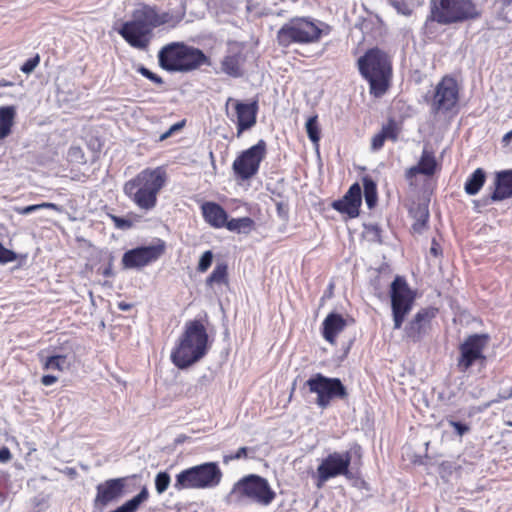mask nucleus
Returning a JSON list of instances; mask_svg holds the SVG:
<instances>
[{
  "mask_svg": "<svg viewBox=\"0 0 512 512\" xmlns=\"http://www.w3.org/2000/svg\"><path fill=\"white\" fill-rule=\"evenodd\" d=\"M182 18V15L159 12L157 6L141 3L133 10L131 20L124 22L117 32L132 48L145 51L155 28L163 25L175 27Z\"/></svg>",
  "mask_w": 512,
  "mask_h": 512,
  "instance_id": "1",
  "label": "nucleus"
},
{
  "mask_svg": "<svg viewBox=\"0 0 512 512\" xmlns=\"http://www.w3.org/2000/svg\"><path fill=\"white\" fill-rule=\"evenodd\" d=\"M208 317L185 323L184 330L171 351L172 363L181 370L187 369L204 358L211 342L206 328Z\"/></svg>",
  "mask_w": 512,
  "mask_h": 512,
  "instance_id": "2",
  "label": "nucleus"
},
{
  "mask_svg": "<svg viewBox=\"0 0 512 512\" xmlns=\"http://www.w3.org/2000/svg\"><path fill=\"white\" fill-rule=\"evenodd\" d=\"M168 181L164 166L148 167L126 181L123 192L140 210H153L158 203V196Z\"/></svg>",
  "mask_w": 512,
  "mask_h": 512,
  "instance_id": "3",
  "label": "nucleus"
},
{
  "mask_svg": "<svg viewBox=\"0 0 512 512\" xmlns=\"http://www.w3.org/2000/svg\"><path fill=\"white\" fill-rule=\"evenodd\" d=\"M158 62L169 72H192L202 66H210L211 59L201 49L184 42H171L158 52Z\"/></svg>",
  "mask_w": 512,
  "mask_h": 512,
  "instance_id": "4",
  "label": "nucleus"
},
{
  "mask_svg": "<svg viewBox=\"0 0 512 512\" xmlns=\"http://www.w3.org/2000/svg\"><path fill=\"white\" fill-rule=\"evenodd\" d=\"M360 74L369 83V92L375 98L382 97L389 89L392 79V63L389 56L379 48L368 49L358 61Z\"/></svg>",
  "mask_w": 512,
  "mask_h": 512,
  "instance_id": "5",
  "label": "nucleus"
},
{
  "mask_svg": "<svg viewBox=\"0 0 512 512\" xmlns=\"http://www.w3.org/2000/svg\"><path fill=\"white\" fill-rule=\"evenodd\" d=\"M331 30V26L325 22L310 17H294L277 31L276 40L282 48H288L292 44L310 45L318 43Z\"/></svg>",
  "mask_w": 512,
  "mask_h": 512,
  "instance_id": "6",
  "label": "nucleus"
},
{
  "mask_svg": "<svg viewBox=\"0 0 512 512\" xmlns=\"http://www.w3.org/2000/svg\"><path fill=\"white\" fill-rule=\"evenodd\" d=\"M352 455L361 459L362 449L360 445L355 444L350 451L333 452L324 457L316 471L315 483L317 488H322L328 480L338 476H344L348 480L354 479L355 475L350 469Z\"/></svg>",
  "mask_w": 512,
  "mask_h": 512,
  "instance_id": "7",
  "label": "nucleus"
},
{
  "mask_svg": "<svg viewBox=\"0 0 512 512\" xmlns=\"http://www.w3.org/2000/svg\"><path fill=\"white\" fill-rule=\"evenodd\" d=\"M472 0H430V19L441 25H451L479 17Z\"/></svg>",
  "mask_w": 512,
  "mask_h": 512,
  "instance_id": "8",
  "label": "nucleus"
},
{
  "mask_svg": "<svg viewBox=\"0 0 512 512\" xmlns=\"http://www.w3.org/2000/svg\"><path fill=\"white\" fill-rule=\"evenodd\" d=\"M222 472L215 462H207L182 470L176 475L174 487L184 489H205L217 486Z\"/></svg>",
  "mask_w": 512,
  "mask_h": 512,
  "instance_id": "9",
  "label": "nucleus"
},
{
  "mask_svg": "<svg viewBox=\"0 0 512 512\" xmlns=\"http://www.w3.org/2000/svg\"><path fill=\"white\" fill-rule=\"evenodd\" d=\"M230 495L238 501L247 499L261 506H269L276 499V492L268 480L257 474H249L239 479L233 485Z\"/></svg>",
  "mask_w": 512,
  "mask_h": 512,
  "instance_id": "10",
  "label": "nucleus"
},
{
  "mask_svg": "<svg viewBox=\"0 0 512 512\" xmlns=\"http://www.w3.org/2000/svg\"><path fill=\"white\" fill-rule=\"evenodd\" d=\"M390 299L393 329L399 330L402 328L407 315L411 312L415 301V293L404 277L396 276L391 283Z\"/></svg>",
  "mask_w": 512,
  "mask_h": 512,
  "instance_id": "11",
  "label": "nucleus"
},
{
  "mask_svg": "<svg viewBox=\"0 0 512 512\" xmlns=\"http://www.w3.org/2000/svg\"><path fill=\"white\" fill-rule=\"evenodd\" d=\"M267 155V143L260 139L255 145L240 152L232 164L237 181H247L256 176Z\"/></svg>",
  "mask_w": 512,
  "mask_h": 512,
  "instance_id": "12",
  "label": "nucleus"
},
{
  "mask_svg": "<svg viewBox=\"0 0 512 512\" xmlns=\"http://www.w3.org/2000/svg\"><path fill=\"white\" fill-rule=\"evenodd\" d=\"M435 114L450 113L459 103V86L455 78L445 75L436 84L431 97L426 99Z\"/></svg>",
  "mask_w": 512,
  "mask_h": 512,
  "instance_id": "13",
  "label": "nucleus"
},
{
  "mask_svg": "<svg viewBox=\"0 0 512 512\" xmlns=\"http://www.w3.org/2000/svg\"><path fill=\"white\" fill-rule=\"evenodd\" d=\"M311 393L317 395L316 403L320 408H327L335 398L344 399L348 396L345 386L339 378H329L317 373L306 381Z\"/></svg>",
  "mask_w": 512,
  "mask_h": 512,
  "instance_id": "14",
  "label": "nucleus"
},
{
  "mask_svg": "<svg viewBox=\"0 0 512 512\" xmlns=\"http://www.w3.org/2000/svg\"><path fill=\"white\" fill-rule=\"evenodd\" d=\"M232 106L233 113H227L230 120L236 126V136L240 137L245 131L252 129L257 123V115L259 111L258 100L254 99L250 102H243L233 98H228L226 108Z\"/></svg>",
  "mask_w": 512,
  "mask_h": 512,
  "instance_id": "15",
  "label": "nucleus"
},
{
  "mask_svg": "<svg viewBox=\"0 0 512 512\" xmlns=\"http://www.w3.org/2000/svg\"><path fill=\"white\" fill-rule=\"evenodd\" d=\"M165 243L158 240L157 244L140 246L126 251L121 259L123 268L140 269L156 262L165 253Z\"/></svg>",
  "mask_w": 512,
  "mask_h": 512,
  "instance_id": "16",
  "label": "nucleus"
},
{
  "mask_svg": "<svg viewBox=\"0 0 512 512\" xmlns=\"http://www.w3.org/2000/svg\"><path fill=\"white\" fill-rule=\"evenodd\" d=\"M488 341L487 335L474 334L468 336L459 346L460 355L457 360V368L460 372L465 373L477 361L484 362L486 360L483 354Z\"/></svg>",
  "mask_w": 512,
  "mask_h": 512,
  "instance_id": "17",
  "label": "nucleus"
},
{
  "mask_svg": "<svg viewBox=\"0 0 512 512\" xmlns=\"http://www.w3.org/2000/svg\"><path fill=\"white\" fill-rule=\"evenodd\" d=\"M127 477L110 478L96 486L92 505L94 512H103L110 504L117 502L125 493Z\"/></svg>",
  "mask_w": 512,
  "mask_h": 512,
  "instance_id": "18",
  "label": "nucleus"
},
{
  "mask_svg": "<svg viewBox=\"0 0 512 512\" xmlns=\"http://www.w3.org/2000/svg\"><path fill=\"white\" fill-rule=\"evenodd\" d=\"M435 307L421 308L404 327V337L414 343L420 342L431 329V322L436 317Z\"/></svg>",
  "mask_w": 512,
  "mask_h": 512,
  "instance_id": "19",
  "label": "nucleus"
},
{
  "mask_svg": "<svg viewBox=\"0 0 512 512\" xmlns=\"http://www.w3.org/2000/svg\"><path fill=\"white\" fill-rule=\"evenodd\" d=\"M362 205V190L358 182L352 184L341 199L334 200L331 208L349 219L357 218L360 215Z\"/></svg>",
  "mask_w": 512,
  "mask_h": 512,
  "instance_id": "20",
  "label": "nucleus"
},
{
  "mask_svg": "<svg viewBox=\"0 0 512 512\" xmlns=\"http://www.w3.org/2000/svg\"><path fill=\"white\" fill-rule=\"evenodd\" d=\"M246 61L244 47L240 44H233L229 47L228 53L221 61L222 71L230 77L239 78L243 75L242 66Z\"/></svg>",
  "mask_w": 512,
  "mask_h": 512,
  "instance_id": "21",
  "label": "nucleus"
},
{
  "mask_svg": "<svg viewBox=\"0 0 512 512\" xmlns=\"http://www.w3.org/2000/svg\"><path fill=\"white\" fill-rule=\"evenodd\" d=\"M438 169V163L433 150L423 149L417 165L408 168L405 172V178L412 183V180L418 175L433 176Z\"/></svg>",
  "mask_w": 512,
  "mask_h": 512,
  "instance_id": "22",
  "label": "nucleus"
},
{
  "mask_svg": "<svg viewBox=\"0 0 512 512\" xmlns=\"http://www.w3.org/2000/svg\"><path fill=\"white\" fill-rule=\"evenodd\" d=\"M204 221L215 229L224 228L228 214L226 210L218 203L206 201L200 206Z\"/></svg>",
  "mask_w": 512,
  "mask_h": 512,
  "instance_id": "23",
  "label": "nucleus"
},
{
  "mask_svg": "<svg viewBox=\"0 0 512 512\" xmlns=\"http://www.w3.org/2000/svg\"><path fill=\"white\" fill-rule=\"evenodd\" d=\"M346 326L347 321L341 314L329 313L322 322V336L328 343L335 345L338 335Z\"/></svg>",
  "mask_w": 512,
  "mask_h": 512,
  "instance_id": "24",
  "label": "nucleus"
},
{
  "mask_svg": "<svg viewBox=\"0 0 512 512\" xmlns=\"http://www.w3.org/2000/svg\"><path fill=\"white\" fill-rule=\"evenodd\" d=\"M401 130V126L393 118L388 119L381 130L372 137L371 150L379 151L383 148L386 140L396 142Z\"/></svg>",
  "mask_w": 512,
  "mask_h": 512,
  "instance_id": "25",
  "label": "nucleus"
},
{
  "mask_svg": "<svg viewBox=\"0 0 512 512\" xmlns=\"http://www.w3.org/2000/svg\"><path fill=\"white\" fill-rule=\"evenodd\" d=\"M512 197V169L498 172L496 187L491 194L492 201H501Z\"/></svg>",
  "mask_w": 512,
  "mask_h": 512,
  "instance_id": "26",
  "label": "nucleus"
},
{
  "mask_svg": "<svg viewBox=\"0 0 512 512\" xmlns=\"http://www.w3.org/2000/svg\"><path fill=\"white\" fill-rule=\"evenodd\" d=\"M149 496V491L147 487L144 486L137 495L109 512H137L141 504L149 499Z\"/></svg>",
  "mask_w": 512,
  "mask_h": 512,
  "instance_id": "27",
  "label": "nucleus"
},
{
  "mask_svg": "<svg viewBox=\"0 0 512 512\" xmlns=\"http://www.w3.org/2000/svg\"><path fill=\"white\" fill-rule=\"evenodd\" d=\"M14 117L15 108L13 106L0 107V140L10 135Z\"/></svg>",
  "mask_w": 512,
  "mask_h": 512,
  "instance_id": "28",
  "label": "nucleus"
},
{
  "mask_svg": "<svg viewBox=\"0 0 512 512\" xmlns=\"http://www.w3.org/2000/svg\"><path fill=\"white\" fill-rule=\"evenodd\" d=\"M486 181V174L482 168H477L466 180L464 189L468 195H476Z\"/></svg>",
  "mask_w": 512,
  "mask_h": 512,
  "instance_id": "29",
  "label": "nucleus"
},
{
  "mask_svg": "<svg viewBox=\"0 0 512 512\" xmlns=\"http://www.w3.org/2000/svg\"><path fill=\"white\" fill-rule=\"evenodd\" d=\"M224 227L231 232L248 234L254 229L255 222L250 217L232 218L230 220L227 218Z\"/></svg>",
  "mask_w": 512,
  "mask_h": 512,
  "instance_id": "30",
  "label": "nucleus"
},
{
  "mask_svg": "<svg viewBox=\"0 0 512 512\" xmlns=\"http://www.w3.org/2000/svg\"><path fill=\"white\" fill-rule=\"evenodd\" d=\"M364 188V198L368 208L372 209L378 201V191L376 182L368 175L362 177Z\"/></svg>",
  "mask_w": 512,
  "mask_h": 512,
  "instance_id": "31",
  "label": "nucleus"
},
{
  "mask_svg": "<svg viewBox=\"0 0 512 512\" xmlns=\"http://www.w3.org/2000/svg\"><path fill=\"white\" fill-rule=\"evenodd\" d=\"M221 284H228V266L224 262L218 263L206 279L207 286L213 287Z\"/></svg>",
  "mask_w": 512,
  "mask_h": 512,
  "instance_id": "32",
  "label": "nucleus"
},
{
  "mask_svg": "<svg viewBox=\"0 0 512 512\" xmlns=\"http://www.w3.org/2000/svg\"><path fill=\"white\" fill-rule=\"evenodd\" d=\"M66 359L67 356L61 354L48 356L44 359H41L42 368L43 370L63 371Z\"/></svg>",
  "mask_w": 512,
  "mask_h": 512,
  "instance_id": "33",
  "label": "nucleus"
},
{
  "mask_svg": "<svg viewBox=\"0 0 512 512\" xmlns=\"http://www.w3.org/2000/svg\"><path fill=\"white\" fill-rule=\"evenodd\" d=\"M306 132L310 141L318 146L320 141V127L318 123V115H313L306 122Z\"/></svg>",
  "mask_w": 512,
  "mask_h": 512,
  "instance_id": "34",
  "label": "nucleus"
},
{
  "mask_svg": "<svg viewBox=\"0 0 512 512\" xmlns=\"http://www.w3.org/2000/svg\"><path fill=\"white\" fill-rule=\"evenodd\" d=\"M171 478L167 472H159L155 477V488L158 494L164 493L169 487Z\"/></svg>",
  "mask_w": 512,
  "mask_h": 512,
  "instance_id": "35",
  "label": "nucleus"
},
{
  "mask_svg": "<svg viewBox=\"0 0 512 512\" xmlns=\"http://www.w3.org/2000/svg\"><path fill=\"white\" fill-rule=\"evenodd\" d=\"M69 161L77 164L86 163V157L83 149L80 146H71L68 150Z\"/></svg>",
  "mask_w": 512,
  "mask_h": 512,
  "instance_id": "36",
  "label": "nucleus"
},
{
  "mask_svg": "<svg viewBox=\"0 0 512 512\" xmlns=\"http://www.w3.org/2000/svg\"><path fill=\"white\" fill-rule=\"evenodd\" d=\"M39 209H51V210H55V211H60V208H59V206L57 204L49 203V202H44V203H41V204H35V205L26 206L23 209H21L19 212L21 214H29V213H32V212H34L36 210H39Z\"/></svg>",
  "mask_w": 512,
  "mask_h": 512,
  "instance_id": "37",
  "label": "nucleus"
},
{
  "mask_svg": "<svg viewBox=\"0 0 512 512\" xmlns=\"http://www.w3.org/2000/svg\"><path fill=\"white\" fill-rule=\"evenodd\" d=\"M136 71L157 85H162L164 83L162 77H160L156 73L150 71L148 68H146L143 65L138 66Z\"/></svg>",
  "mask_w": 512,
  "mask_h": 512,
  "instance_id": "38",
  "label": "nucleus"
},
{
  "mask_svg": "<svg viewBox=\"0 0 512 512\" xmlns=\"http://www.w3.org/2000/svg\"><path fill=\"white\" fill-rule=\"evenodd\" d=\"M429 219V212L427 209L423 210L417 218V220L413 223L412 229L416 233H421L426 227Z\"/></svg>",
  "mask_w": 512,
  "mask_h": 512,
  "instance_id": "39",
  "label": "nucleus"
},
{
  "mask_svg": "<svg viewBox=\"0 0 512 512\" xmlns=\"http://www.w3.org/2000/svg\"><path fill=\"white\" fill-rule=\"evenodd\" d=\"M212 261H213L212 251H210V250L205 251L199 260L197 270L201 273L206 272L209 269V267L211 266Z\"/></svg>",
  "mask_w": 512,
  "mask_h": 512,
  "instance_id": "40",
  "label": "nucleus"
},
{
  "mask_svg": "<svg viewBox=\"0 0 512 512\" xmlns=\"http://www.w3.org/2000/svg\"><path fill=\"white\" fill-rule=\"evenodd\" d=\"M108 217L111 219L117 229L126 230L133 226V222L129 219L122 218L114 214H108Z\"/></svg>",
  "mask_w": 512,
  "mask_h": 512,
  "instance_id": "41",
  "label": "nucleus"
},
{
  "mask_svg": "<svg viewBox=\"0 0 512 512\" xmlns=\"http://www.w3.org/2000/svg\"><path fill=\"white\" fill-rule=\"evenodd\" d=\"M391 4L398 13L404 16H410L413 13V9L405 0H394L391 2Z\"/></svg>",
  "mask_w": 512,
  "mask_h": 512,
  "instance_id": "42",
  "label": "nucleus"
},
{
  "mask_svg": "<svg viewBox=\"0 0 512 512\" xmlns=\"http://www.w3.org/2000/svg\"><path fill=\"white\" fill-rule=\"evenodd\" d=\"M17 259V255L14 251L5 248L0 242V264H6L13 262Z\"/></svg>",
  "mask_w": 512,
  "mask_h": 512,
  "instance_id": "43",
  "label": "nucleus"
},
{
  "mask_svg": "<svg viewBox=\"0 0 512 512\" xmlns=\"http://www.w3.org/2000/svg\"><path fill=\"white\" fill-rule=\"evenodd\" d=\"M40 63V56L36 54L23 63L20 70L25 74H30Z\"/></svg>",
  "mask_w": 512,
  "mask_h": 512,
  "instance_id": "44",
  "label": "nucleus"
},
{
  "mask_svg": "<svg viewBox=\"0 0 512 512\" xmlns=\"http://www.w3.org/2000/svg\"><path fill=\"white\" fill-rule=\"evenodd\" d=\"M248 454V448L247 447H240L235 453L230 455L224 456V463H228L233 460H239L241 458H246Z\"/></svg>",
  "mask_w": 512,
  "mask_h": 512,
  "instance_id": "45",
  "label": "nucleus"
},
{
  "mask_svg": "<svg viewBox=\"0 0 512 512\" xmlns=\"http://www.w3.org/2000/svg\"><path fill=\"white\" fill-rule=\"evenodd\" d=\"M448 423L451 427L454 428L456 434L459 436H463L470 430V427L467 424H464V423H461V422H458V421H455L452 419H448Z\"/></svg>",
  "mask_w": 512,
  "mask_h": 512,
  "instance_id": "46",
  "label": "nucleus"
},
{
  "mask_svg": "<svg viewBox=\"0 0 512 512\" xmlns=\"http://www.w3.org/2000/svg\"><path fill=\"white\" fill-rule=\"evenodd\" d=\"M184 126V122L172 125L166 132L160 135L159 141H164L169 138L174 132L180 130Z\"/></svg>",
  "mask_w": 512,
  "mask_h": 512,
  "instance_id": "47",
  "label": "nucleus"
},
{
  "mask_svg": "<svg viewBox=\"0 0 512 512\" xmlns=\"http://www.w3.org/2000/svg\"><path fill=\"white\" fill-rule=\"evenodd\" d=\"M40 381L44 386H51L58 381V377L51 374H47L43 375Z\"/></svg>",
  "mask_w": 512,
  "mask_h": 512,
  "instance_id": "48",
  "label": "nucleus"
},
{
  "mask_svg": "<svg viewBox=\"0 0 512 512\" xmlns=\"http://www.w3.org/2000/svg\"><path fill=\"white\" fill-rule=\"evenodd\" d=\"M12 454L8 447L3 446L0 448V462L5 463L11 460Z\"/></svg>",
  "mask_w": 512,
  "mask_h": 512,
  "instance_id": "49",
  "label": "nucleus"
},
{
  "mask_svg": "<svg viewBox=\"0 0 512 512\" xmlns=\"http://www.w3.org/2000/svg\"><path fill=\"white\" fill-rule=\"evenodd\" d=\"M430 253L434 257H438V256H440L442 254L441 247L438 244V242L436 241V239H433V241H432V244H431V247H430Z\"/></svg>",
  "mask_w": 512,
  "mask_h": 512,
  "instance_id": "50",
  "label": "nucleus"
},
{
  "mask_svg": "<svg viewBox=\"0 0 512 512\" xmlns=\"http://www.w3.org/2000/svg\"><path fill=\"white\" fill-rule=\"evenodd\" d=\"M512 140V130L507 132L503 138H502V143L504 145H508L510 143V141Z\"/></svg>",
  "mask_w": 512,
  "mask_h": 512,
  "instance_id": "51",
  "label": "nucleus"
},
{
  "mask_svg": "<svg viewBox=\"0 0 512 512\" xmlns=\"http://www.w3.org/2000/svg\"><path fill=\"white\" fill-rule=\"evenodd\" d=\"M102 274L105 277H111L113 275L111 264H109L107 267L104 268V270L102 271Z\"/></svg>",
  "mask_w": 512,
  "mask_h": 512,
  "instance_id": "52",
  "label": "nucleus"
},
{
  "mask_svg": "<svg viewBox=\"0 0 512 512\" xmlns=\"http://www.w3.org/2000/svg\"><path fill=\"white\" fill-rule=\"evenodd\" d=\"M118 308H119L120 310H122V311H127V310H129V309L131 308V304H128V303H126V302H120V303L118 304Z\"/></svg>",
  "mask_w": 512,
  "mask_h": 512,
  "instance_id": "53",
  "label": "nucleus"
},
{
  "mask_svg": "<svg viewBox=\"0 0 512 512\" xmlns=\"http://www.w3.org/2000/svg\"><path fill=\"white\" fill-rule=\"evenodd\" d=\"M10 86H13V82L8 81L6 79L0 80V87H10Z\"/></svg>",
  "mask_w": 512,
  "mask_h": 512,
  "instance_id": "54",
  "label": "nucleus"
},
{
  "mask_svg": "<svg viewBox=\"0 0 512 512\" xmlns=\"http://www.w3.org/2000/svg\"><path fill=\"white\" fill-rule=\"evenodd\" d=\"M500 397L502 399H509V398H511L512 397V388L510 389V391L508 393L500 395Z\"/></svg>",
  "mask_w": 512,
  "mask_h": 512,
  "instance_id": "55",
  "label": "nucleus"
},
{
  "mask_svg": "<svg viewBox=\"0 0 512 512\" xmlns=\"http://www.w3.org/2000/svg\"><path fill=\"white\" fill-rule=\"evenodd\" d=\"M499 2H500L503 6H510V5H512V0H499Z\"/></svg>",
  "mask_w": 512,
  "mask_h": 512,
  "instance_id": "56",
  "label": "nucleus"
}]
</instances>
